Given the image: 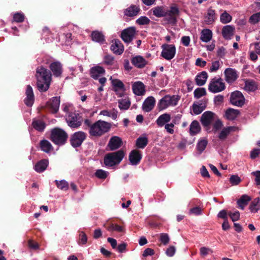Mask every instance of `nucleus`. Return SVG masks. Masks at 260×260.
Segmentation results:
<instances>
[{"label": "nucleus", "mask_w": 260, "mask_h": 260, "mask_svg": "<svg viewBox=\"0 0 260 260\" xmlns=\"http://www.w3.org/2000/svg\"><path fill=\"white\" fill-rule=\"evenodd\" d=\"M225 88V83L221 78L215 77L210 82L208 90L212 93H217L224 90Z\"/></svg>", "instance_id": "obj_8"}, {"label": "nucleus", "mask_w": 260, "mask_h": 260, "mask_svg": "<svg viewBox=\"0 0 260 260\" xmlns=\"http://www.w3.org/2000/svg\"><path fill=\"white\" fill-rule=\"evenodd\" d=\"M80 243L85 244L87 241V237L84 232H81L79 235Z\"/></svg>", "instance_id": "obj_61"}, {"label": "nucleus", "mask_w": 260, "mask_h": 260, "mask_svg": "<svg viewBox=\"0 0 260 260\" xmlns=\"http://www.w3.org/2000/svg\"><path fill=\"white\" fill-rule=\"evenodd\" d=\"M68 137V134L64 130L55 127L51 131L50 139L54 144L60 146L66 143Z\"/></svg>", "instance_id": "obj_4"}, {"label": "nucleus", "mask_w": 260, "mask_h": 260, "mask_svg": "<svg viewBox=\"0 0 260 260\" xmlns=\"http://www.w3.org/2000/svg\"><path fill=\"white\" fill-rule=\"evenodd\" d=\"M201 131V126L197 120H193L189 126V134L191 136H195Z\"/></svg>", "instance_id": "obj_35"}, {"label": "nucleus", "mask_w": 260, "mask_h": 260, "mask_svg": "<svg viewBox=\"0 0 260 260\" xmlns=\"http://www.w3.org/2000/svg\"><path fill=\"white\" fill-rule=\"evenodd\" d=\"M129 160L132 165H138L142 158L141 152L137 149L133 150L129 154Z\"/></svg>", "instance_id": "obj_17"}, {"label": "nucleus", "mask_w": 260, "mask_h": 260, "mask_svg": "<svg viewBox=\"0 0 260 260\" xmlns=\"http://www.w3.org/2000/svg\"><path fill=\"white\" fill-rule=\"evenodd\" d=\"M208 77V74L206 71L199 73L195 78L197 85L199 86L204 85L206 82Z\"/></svg>", "instance_id": "obj_27"}, {"label": "nucleus", "mask_w": 260, "mask_h": 260, "mask_svg": "<svg viewBox=\"0 0 260 260\" xmlns=\"http://www.w3.org/2000/svg\"><path fill=\"white\" fill-rule=\"evenodd\" d=\"M87 135L85 133L79 131L73 134L70 139V143L74 148H77L81 145L85 140Z\"/></svg>", "instance_id": "obj_10"}, {"label": "nucleus", "mask_w": 260, "mask_h": 260, "mask_svg": "<svg viewBox=\"0 0 260 260\" xmlns=\"http://www.w3.org/2000/svg\"><path fill=\"white\" fill-rule=\"evenodd\" d=\"M105 73V69L102 67L99 66L93 67L90 70L91 77L95 80L98 79L101 74H104Z\"/></svg>", "instance_id": "obj_25"}, {"label": "nucleus", "mask_w": 260, "mask_h": 260, "mask_svg": "<svg viewBox=\"0 0 260 260\" xmlns=\"http://www.w3.org/2000/svg\"><path fill=\"white\" fill-rule=\"evenodd\" d=\"M241 181V179L238 175H233L230 178V182L233 185H238Z\"/></svg>", "instance_id": "obj_55"}, {"label": "nucleus", "mask_w": 260, "mask_h": 260, "mask_svg": "<svg viewBox=\"0 0 260 260\" xmlns=\"http://www.w3.org/2000/svg\"><path fill=\"white\" fill-rule=\"evenodd\" d=\"M235 27L232 25H225L222 29V35L225 40H230L234 35Z\"/></svg>", "instance_id": "obj_26"}, {"label": "nucleus", "mask_w": 260, "mask_h": 260, "mask_svg": "<svg viewBox=\"0 0 260 260\" xmlns=\"http://www.w3.org/2000/svg\"><path fill=\"white\" fill-rule=\"evenodd\" d=\"M150 11L158 18L168 16V23L172 25L176 23L177 17L179 15V9L176 6H171L169 10L165 6H157L152 8Z\"/></svg>", "instance_id": "obj_1"}, {"label": "nucleus", "mask_w": 260, "mask_h": 260, "mask_svg": "<svg viewBox=\"0 0 260 260\" xmlns=\"http://www.w3.org/2000/svg\"><path fill=\"white\" fill-rule=\"evenodd\" d=\"M118 107L121 110H127L131 105V102L128 99H122L118 100Z\"/></svg>", "instance_id": "obj_43"}, {"label": "nucleus", "mask_w": 260, "mask_h": 260, "mask_svg": "<svg viewBox=\"0 0 260 260\" xmlns=\"http://www.w3.org/2000/svg\"><path fill=\"white\" fill-rule=\"evenodd\" d=\"M104 63L108 66H112L114 63V57L109 54H107L104 57Z\"/></svg>", "instance_id": "obj_50"}, {"label": "nucleus", "mask_w": 260, "mask_h": 260, "mask_svg": "<svg viewBox=\"0 0 260 260\" xmlns=\"http://www.w3.org/2000/svg\"><path fill=\"white\" fill-rule=\"evenodd\" d=\"M229 214L233 222L239 219L240 213L238 211H235L234 213L230 212Z\"/></svg>", "instance_id": "obj_60"}, {"label": "nucleus", "mask_w": 260, "mask_h": 260, "mask_svg": "<svg viewBox=\"0 0 260 260\" xmlns=\"http://www.w3.org/2000/svg\"><path fill=\"white\" fill-rule=\"evenodd\" d=\"M124 156V151L119 150L116 152L107 154L104 158V164L106 166L112 167L119 164Z\"/></svg>", "instance_id": "obj_5"}, {"label": "nucleus", "mask_w": 260, "mask_h": 260, "mask_svg": "<svg viewBox=\"0 0 260 260\" xmlns=\"http://www.w3.org/2000/svg\"><path fill=\"white\" fill-rule=\"evenodd\" d=\"M95 177L99 179H105L107 177V172L103 170H97L94 174Z\"/></svg>", "instance_id": "obj_52"}, {"label": "nucleus", "mask_w": 260, "mask_h": 260, "mask_svg": "<svg viewBox=\"0 0 260 260\" xmlns=\"http://www.w3.org/2000/svg\"><path fill=\"white\" fill-rule=\"evenodd\" d=\"M141 9L139 6L131 5L129 7L124 9V14L125 16L132 17L139 14Z\"/></svg>", "instance_id": "obj_21"}, {"label": "nucleus", "mask_w": 260, "mask_h": 260, "mask_svg": "<svg viewBox=\"0 0 260 260\" xmlns=\"http://www.w3.org/2000/svg\"><path fill=\"white\" fill-rule=\"evenodd\" d=\"M220 67V63L219 61H214L212 63V66L209 69L210 72H216Z\"/></svg>", "instance_id": "obj_59"}, {"label": "nucleus", "mask_w": 260, "mask_h": 260, "mask_svg": "<svg viewBox=\"0 0 260 260\" xmlns=\"http://www.w3.org/2000/svg\"><path fill=\"white\" fill-rule=\"evenodd\" d=\"M223 126L222 122L219 119H217L213 123L212 131L214 133L217 132L218 130L221 128Z\"/></svg>", "instance_id": "obj_53"}, {"label": "nucleus", "mask_w": 260, "mask_h": 260, "mask_svg": "<svg viewBox=\"0 0 260 260\" xmlns=\"http://www.w3.org/2000/svg\"><path fill=\"white\" fill-rule=\"evenodd\" d=\"M150 22V20L146 16H141L137 20L136 23L139 25H147Z\"/></svg>", "instance_id": "obj_49"}, {"label": "nucleus", "mask_w": 260, "mask_h": 260, "mask_svg": "<svg viewBox=\"0 0 260 260\" xmlns=\"http://www.w3.org/2000/svg\"><path fill=\"white\" fill-rule=\"evenodd\" d=\"M36 77L37 79V85L40 92L46 91L49 88L52 73L50 71L43 66H39L36 69Z\"/></svg>", "instance_id": "obj_2"}, {"label": "nucleus", "mask_w": 260, "mask_h": 260, "mask_svg": "<svg viewBox=\"0 0 260 260\" xmlns=\"http://www.w3.org/2000/svg\"><path fill=\"white\" fill-rule=\"evenodd\" d=\"M148 144V139L147 137H139L136 141L137 148L143 149Z\"/></svg>", "instance_id": "obj_36"}, {"label": "nucleus", "mask_w": 260, "mask_h": 260, "mask_svg": "<svg viewBox=\"0 0 260 260\" xmlns=\"http://www.w3.org/2000/svg\"><path fill=\"white\" fill-rule=\"evenodd\" d=\"M251 174L255 177V181L256 182V184L260 185V171L253 172Z\"/></svg>", "instance_id": "obj_64"}, {"label": "nucleus", "mask_w": 260, "mask_h": 260, "mask_svg": "<svg viewBox=\"0 0 260 260\" xmlns=\"http://www.w3.org/2000/svg\"><path fill=\"white\" fill-rule=\"evenodd\" d=\"M171 120V116L169 114L165 113L160 115L157 119L156 122L158 126L161 127L169 122Z\"/></svg>", "instance_id": "obj_34"}, {"label": "nucleus", "mask_w": 260, "mask_h": 260, "mask_svg": "<svg viewBox=\"0 0 260 260\" xmlns=\"http://www.w3.org/2000/svg\"><path fill=\"white\" fill-rule=\"evenodd\" d=\"M225 80L229 84H232L239 77L237 71L233 68H227L224 71Z\"/></svg>", "instance_id": "obj_14"}, {"label": "nucleus", "mask_w": 260, "mask_h": 260, "mask_svg": "<svg viewBox=\"0 0 260 260\" xmlns=\"http://www.w3.org/2000/svg\"><path fill=\"white\" fill-rule=\"evenodd\" d=\"M180 96L178 95H166L164 96L158 102L157 108L161 111L167 108L169 106H175L177 105Z\"/></svg>", "instance_id": "obj_6"}, {"label": "nucleus", "mask_w": 260, "mask_h": 260, "mask_svg": "<svg viewBox=\"0 0 260 260\" xmlns=\"http://www.w3.org/2000/svg\"><path fill=\"white\" fill-rule=\"evenodd\" d=\"M40 146L41 149L46 153H49L53 149L51 144L48 140L45 139L40 141Z\"/></svg>", "instance_id": "obj_41"}, {"label": "nucleus", "mask_w": 260, "mask_h": 260, "mask_svg": "<svg viewBox=\"0 0 260 260\" xmlns=\"http://www.w3.org/2000/svg\"><path fill=\"white\" fill-rule=\"evenodd\" d=\"M113 90L117 92L118 90L124 91L125 90L124 85L123 82L119 79H113L111 81Z\"/></svg>", "instance_id": "obj_37"}, {"label": "nucleus", "mask_w": 260, "mask_h": 260, "mask_svg": "<svg viewBox=\"0 0 260 260\" xmlns=\"http://www.w3.org/2000/svg\"><path fill=\"white\" fill-rule=\"evenodd\" d=\"M111 50L115 54L120 55L124 51V47L121 41L118 39L114 40V43L110 47Z\"/></svg>", "instance_id": "obj_24"}, {"label": "nucleus", "mask_w": 260, "mask_h": 260, "mask_svg": "<svg viewBox=\"0 0 260 260\" xmlns=\"http://www.w3.org/2000/svg\"><path fill=\"white\" fill-rule=\"evenodd\" d=\"M135 34V27H129L121 31L120 37L125 43L128 44L133 41Z\"/></svg>", "instance_id": "obj_13"}, {"label": "nucleus", "mask_w": 260, "mask_h": 260, "mask_svg": "<svg viewBox=\"0 0 260 260\" xmlns=\"http://www.w3.org/2000/svg\"><path fill=\"white\" fill-rule=\"evenodd\" d=\"M205 18V22L207 24H212L216 18L215 11L211 8H209L207 10V13Z\"/></svg>", "instance_id": "obj_32"}, {"label": "nucleus", "mask_w": 260, "mask_h": 260, "mask_svg": "<svg viewBox=\"0 0 260 260\" xmlns=\"http://www.w3.org/2000/svg\"><path fill=\"white\" fill-rule=\"evenodd\" d=\"M235 126H232L224 127L219 134L218 138L221 141L225 140L230 133L235 131Z\"/></svg>", "instance_id": "obj_31"}, {"label": "nucleus", "mask_w": 260, "mask_h": 260, "mask_svg": "<svg viewBox=\"0 0 260 260\" xmlns=\"http://www.w3.org/2000/svg\"><path fill=\"white\" fill-rule=\"evenodd\" d=\"M133 92L137 95H143L145 94V86L140 81L135 82L132 86Z\"/></svg>", "instance_id": "obj_20"}, {"label": "nucleus", "mask_w": 260, "mask_h": 260, "mask_svg": "<svg viewBox=\"0 0 260 260\" xmlns=\"http://www.w3.org/2000/svg\"><path fill=\"white\" fill-rule=\"evenodd\" d=\"M175 247L173 246H170L166 250V254L169 256H173L175 253Z\"/></svg>", "instance_id": "obj_63"}, {"label": "nucleus", "mask_w": 260, "mask_h": 260, "mask_svg": "<svg viewBox=\"0 0 260 260\" xmlns=\"http://www.w3.org/2000/svg\"><path fill=\"white\" fill-rule=\"evenodd\" d=\"M55 184L57 188L63 190L67 191L69 189V184L67 181L64 180H61L60 181L55 180Z\"/></svg>", "instance_id": "obj_44"}, {"label": "nucleus", "mask_w": 260, "mask_h": 260, "mask_svg": "<svg viewBox=\"0 0 260 260\" xmlns=\"http://www.w3.org/2000/svg\"><path fill=\"white\" fill-rule=\"evenodd\" d=\"M122 144V139L117 136L112 137L107 145L111 151H114L120 147Z\"/></svg>", "instance_id": "obj_18"}, {"label": "nucleus", "mask_w": 260, "mask_h": 260, "mask_svg": "<svg viewBox=\"0 0 260 260\" xmlns=\"http://www.w3.org/2000/svg\"><path fill=\"white\" fill-rule=\"evenodd\" d=\"M91 37L94 42L103 44L105 42V36L102 32L98 30L93 31L91 32Z\"/></svg>", "instance_id": "obj_29"}, {"label": "nucleus", "mask_w": 260, "mask_h": 260, "mask_svg": "<svg viewBox=\"0 0 260 260\" xmlns=\"http://www.w3.org/2000/svg\"><path fill=\"white\" fill-rule=\"evenodd\" d=\"M25 94L26 98L24 100L25 104L28 107H31L34 102L35 97L32 88L29 85L26 87Z\"/></svg>", "instance_id": "obj_19"}, {"label": "nucleus", "mask_w": 260, "mask_h": 260, "mask_svg": "<svg viewBox=\"0 0 260 260\" xmlns=\"http://www.w3.org/2000/svg\"><path fill=\"white\" fill-rule=\"evenodd\" d=\"M216 114L210 111L205 112L201 117V122L204 127H209L214 120Z\"/></svg>", "instance_id": "obj_12"}, {"label": "nucleus", "mask_w": 260, "mask_h": 260, "mask_svg": "<svg viewBox=\"0 0 260 260\" xmlns=\"http://www.w3.org/2000/svg\"><path fill=\"white\" fill-rule=\"evenodd\" d=\"M159 241L165 245H167L170 241V237L167 233H161L159 236Z\"/></svg>", "instance_id": "obj_51"}, {"label": "nucleus", "mask_w": 260, "mask_h": 260, "mask_svg": "<svg viewBox=\"0 0 260 260\" xmlns=\"http://www.w3.org/2000/svg\"><path fill=\"white\" fill-rule=\"evenodd\" d=\"M60 103V96H54L47 102L46 105L51 113H56L58 111Z\"/></svg>", "instance_id": "obj_16"}, {"label": "nucleus", "mask_w": 260, "mask_h": 260, "mask_svg": "<svg viewBox=\"0 0 260 260\" xmlns=\"http://www.w3.org/2000/svg\"><path fill=\"white\" fill-rule=\"evenodd\" d=\"M161 56L166 60L173 58L176 54V47L174 45L165 44L161 46Z\"/></svg>", "instance_id": "obj_9"}, {"label": "nucleus", "mask_w": 260, "mask_h": 260, "mask_svg": "<svg viewBox=\"0 0 260 260\" xmlns=\"http://www.w3.org/2000/svg\"><path fill=\"white\" fill-rule=\"evenodd\" d=\"M251 198L247 195H242L241 198L237 201V203L238 205V207L243 210L245 206L247 205L249 201H250Z\"/></svg>", "instance_id": "obj_40"}, {"label": "nucleus", "mask_w": 260, "mask_h": 260, "mask_svg": "<svg viewBox=\"0 0 260 260\" xmlns=\"http://www.w3.org/2000/svg\"><path fill=\"white\" fill-rule=\"evenodd\" d=\"M190 39L189 36H183L181 38V43L185 46H188L190 43Z\"/></svg>", "instance_id": "obj_62"}, {"label": "nucleus", "mask_w": 260, "mask_h": 260, "mask_svg": "<svg viewBox=\"0 0 260 260\" xmlns=\"http://www.w3.org/2000/svg\"><path fill=\"white\" fill-rule=\"evenodd\" d=\"M194 98L199 99L202 96L206 95L207 92L205 88H197L193 92Z\"/></svg>", "instance_id": "obj_47"}, {"label": "nucleus", "mask_w": 260, "mask_h": 260, "mask_svg": "<svg viewBox=\"0 0 260 260\" xmlns=\"http://www.w3.org/2000/svg\"><path fill=\"white\" fill-rule=\"evenodd\" d=\"M244 89L247 91H254L258 88L257 83L251 79H245L244 80Z\"/></svg>", "instance_id": "obj_28"}, {"label": "nucleus", "mask_w": 260, "mask_h": 260, "mask_svg": "<svg viewBox=\"0 0 260 260\" xmlns=\"http://www.w3.org/2000/svg\"><path fill=\"white\" fill-rule=\"evenodd\" d=\"M25 15L22 12H16L13 15V21L17 23L23 22L25 20Z\"/></svg>", "instance_id": "obj_45"}, {"label": "nucleus", "mask_w": 260, "mask_h": 260, "mask_svg": "<svg viewBox=\"0 0 260 260\" xmlns=\"http://www.w3.org/2000/svg\"><path fill=\"white\" fill-rule=\"evenodd\" d=\"M212 38V31L208 28L203 29L201 33L200 39L202 42H208Z\"/></svg>", "instance_id": "obj_33"}, {"label": "nucleus", "mask_w": 260, "mask_h": 260, "mask_svg": "<svg viewBox=\"0 0 260 260\" xmlns=\"http://www.w3.org/2000/svg\"><path fill=\"white\" fill-rule=\"evenodd\" d=\"M176 123L175 120H173L172 122L171 123H168L165 124V127L167 132L171 134H173L174 132V129L172 128L174 126V124Z\"/></svg>", "instance_id": "obj_57"}, {"label": "nucleus", "mask_w": 260, "mask_h": 260, "mask_svg": "<svg viewBox=\"0 0 260 260\" xmlns=\"http://www.w3.org/2000/svg\"><path fill=\"white\" fill-rule=\"evenodd\" d=\"M66 120L70 127L77 128L81 125L83 118L79 113L71 112L68 113Z\"/></svg>", "instance_id": "obj_7"}, {"label": "nucleus", "mask_w": 260, "mask_h": 260, "mask_svg": "<svg viewBox=\"0 0 260 260\" xmlns=\"http://www.w3.org/2000/svg\"><path fill=\"white\" fill-rule=\"evenodd\" d=\"M240 111L232 108H229L225 111V116L229 120H234L239 115Z\"/></svg>", "instance_id": "obj_39"}, {"label": "nucleus", "mask_w": 260, "mask_h": 260, "mask_svg": "<svg viewBox=\"0 0 260 260\" xmlns=\"http://www.w3.org/2000/svg\"><path fill=\"white\" fill-rule=\"evenodd\" d=\"M33 127L39 132L44 131L45 127V123L42 120L34 119L32 122Z\"/></svg>", "instance_id": "obj_38"}, {"label": "nucleus", "mask_w": 260, "mask_h": 260, "mask_svg": "<svg viewBox=\"0 0 260 260\" xmlns=\"http://www.w3.org/2000/svg\"><path fill=\"white\" fill-rule=\"evenodd\" d=\"M220 20L223 24L229 23L232 20V16L225 11L221 14Z\"/></svg>", "instance_id": "obj_46"}, {"label": "nucleus", "mask_w": 260, "mask_h": 260, "mask_svg": "<svg viewBox=\"0 0 260 260\" xmlns=\"http://www.w3.org/2000/svg\"><path fill=\"white\" fill-rule=\"evenodd\" d=\"M192 109L194 114L196 115H199L204 111L203 108L202 109V108L196 103L193 104L192 106Z\"/></svg>", "instance_id": "obj_56"}, {"label": "nucleus", "mask_w": 260, "mask_h": 260, "mask_svg": "<svg viewBox=\"0 0 260 260\" xmlns=\"http://www.w3.org/2000/svg\"><path fill=\"white\" fill-rule=\"evenodd\" d=\"M202 209L200 207H195L189 210V214L194 215H199L202 214Z\"/></svg>", "instance_id": "obj_58"}, {"label": "nucleus", "mask_w": 260, "mask_h": 260, "mask_svg": "<svg viewBox=\"0 0 260 260\" xmlns=\"http://www.w3.org/2000/svg\"><path fill=\"white\" fill-rule=\"evenodd\" d=\"M155 100L153 96L148 97L144 102L142 106L143 110L147 112L151 111L154 108Z\"/></svg>", "instance_id": "obj_22"}, {"label": "nucleus", "mask_w": 260, "mask_h": 260, "mask_svg": "<svg viewBox=\"0 0 260 260\" xmlns=\"http://www.w3.org/2000/svg\"><path fill=\"white\" fill-rule=\"evenodd\" d=\"M208 144L207 140H201L197 144V149L200 151V153H201L206 148Z\"/></svg>", "instance_id": "obj_48"}, {"label": "nucleus", "mask_w": 260, "mask_h": 260, "mask_svg": "<svg viewBox=\"0 0 260 260\" xmlns=\"http://www.w3.org/2000/svg\"><path fill=\"white\" fill-rule=\"evenodd\" d=\"M245 101V98L242 93L239 91L233 92L230 95V102L233 105L242 107Z\"/></svg>", "instance_id": "obj_11"}, {"label": "nucleus", "mask_w": 260, "mask_h": 260, "mask_svg": "<svg viewBox=\"0 0 260 260\" xmlns=\"http://www.w3.org/2000/svg\"><path fill=\"white\" fill-rule=\"evenodd\" d=\"M131 62L135 67L140 69L143 68L148 62L144 58L140 55L133 57L131 59Z\"/></svg>", "instance_id": "obj_23"}, {"label": "nucleus", "mask_w": 260, "mask_h": 260, "mask_svg": "<svg viewBox=\"0 0 260 260\" xmlns=\"http://www.w3.org/2000/svg\"><path fill=\"white\" fill-rule=\"evenodd\" d=\"M260 21V12L255 13L251 15L249 18V22L255 24Z\"/></svg>", "instance_id": "obj_54"}, {"label": "nucleus", "mask_w": 260, "mask_h": 260, "mask_svg": "<svg viewBox=\"0 0 260 260\" xmlns=\"http://www.w3.org/2000/svg\"><path fill=\"white\" fill-rule=\"evenodd\" d=\"M249 208L251 212H257L260 209L259 198H256L254 199L250 203Z\"/></svg>", "instance_id": "obj_42"}, {"label": "nucleus", "mask_w": 260, "mask_h": 260, "mask_svg": "<svg viewBox=\"0 0 260 260\" xmlns=\"http://www.w3.org/2000/svg\"><path fill=\"white\" fill-rule=\"evenodd\" d=\"M50 72L55 77H60L63 72L62 64L58 61H55L51 62L49 66Z\"/></svg>", "instance_id": "obj_15"}, {"label": "nucleus", "mask_w": 260, "mask_h": 260, "mask_svg": "<svg viewBox=\"0 0 260 260\" xmlns=\"http://www.w3.org/2000/svg\"><path fill=\"white\" fill-rule=\"evenodd\" d=\"M111 125L107 122L98 120L92 124L89 129V133L90 136L101 137L106 133L109 131Z\"/></svg>", "instance_id": "obj_3"}, {"label": "nucleus", "mask_w": 260, "mask_h": 260, "mask_svg": "<svg viewBox=\"0 0 260 260\" xmlns=\"http://www.w3.org/2000/svg\"><path fill=\"white\" fill-rule=\"evenodd\" d=\"M48 165L49 161L48 159H42L35 165L34 169L38 173H42L46 169Z\"/></svg>", "instance_id": "obj_30"}]
</instances>
